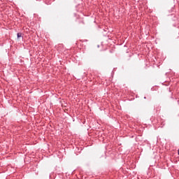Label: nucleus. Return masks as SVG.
<instances>
[{"label":"nucleus","instance_id":"nucleus-1","mask_svg":"<svg viewBox=\"0 0 179 179\" xmlns=\"http://www.w3.org/2000/svg\"><path fill=\"white\" fill-rule=\"evenodd\" d=\"M20 37H22V34L21 33L17 34V38H19Z\"/></svg>","mask_w":179,"mask_h":179},{"label":"nucleus","instance_id":"nucleus-2","mask_svg":"<svg viewBox=\"0 0 179 179\" xmlns=\"http://www.w3.org/2000/svg\"><path fill=\"white\" fill-rule=\"evenodd\" d=\"M178 155H179V148H178Z\"/></svg>","mask_w":179,"mask_h":179}]
</instances>
